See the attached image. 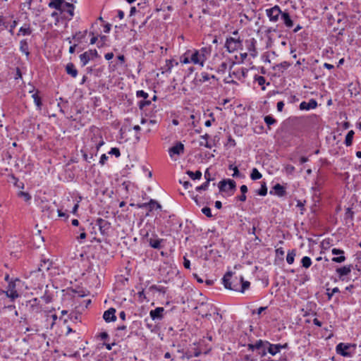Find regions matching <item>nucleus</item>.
Here are the masks:
<instances>
[{"label": "nucleus", "mask_w": 361, "mask_h": 361, "mask_svg": "<svg viewBox=\"0 0 361 361\" xmlns=\"http://www.w3.org/2000/svg\"><path fill=\"white\" fill-rule=\"evenodd\" d=\"M301 263H302L303 267H305V269H307L311 266L312 260H311L310 257L305 256L302 258Z\"/></svg>", "instance_id": "38"}, {"label": "nucleus", "mask_w": 361, "mask_h": 361, "mask_svg": "<svg viewBox=\"0 0 361 361\" xmlns=\"http://www.w3.org/2000/svg\"><path fill=\"white\" fill-rule=\"evenodd\" d=\"M97 55L96 50H88L80 55V60L82 66H85L87 63L94 59Z\"/></svg>", "instance_id": "8"}, {"label": "nucleus", "mask_w": 361, "mask_h": 361, "mask_svg": "<svg viewBox=\"0 0 361 361\" xmlns=\"http://www.w3.org/2000/svg\"><path fill=\"white\" fill-rule=\"evenodd\" d=\"M264 122L268 126L273 125L276 123V120L271 116H266L264 117Z\"/></svg>", "instance_id": "42"}, {"label": "nucleus", "mask_w": 361, "mask_h": 361, "mask_svg": "<svg viewBox=\"0 0 361 361\" xmlns=\"http://www.w3.org/2000/svg\"><path fill=\"white\" fill-rule=\"evenodd\" d=\"M317 102L314 99H312L308 102H301L300 104V109L308 111L310 109H315L317 107Z\"/></svg>", "instance_id": "20"}, {"label": "nucleus", "mask_w": 361, "mask_h": 361, "mask_svg": "<svg viewBox=\"0 0 361 361\" xmlns=\"http://www.w3.org/2000/svg\"><path fill=\"white\" fill-rule=\"evenodd\" d=\"M165 310L162 307H159L149 312V316L154 321H160L164 318Z\"/></svg>", "instance_id": "10"}, {"label": "nucleus", "mask_w": 361, "mask_h": 361, "mask_svg": "<svg viewBox=\"0 0 361 361\" xmlns=\"http://www.w3.org/2000/svg\"><path fill=\"white\" fill-rule=\"evenodd\" d=\"M111 25L109 23L106 24L104 27V32L105 33H109L111 30Z\"/></svg>", "instance_id": "64"}, {"label": "nucleus", "mask_w": 361, "mask_h": 361, "mask_svg": "<svg viewBox=\"0 0 361 361\" xmlns=\"http://www.w3.org/2000/svg\"><path fill=\"white\" fill-rule=\"evenodd\" d=\"M209 185V183H208V182H204L201 185L196 187V190L197 191L206 190H207Z\"/></svg>", "instance_id": "49"}, {"label": "nucleus", "mask_w": 361, "mask_h": 361, "mask_svg": "<svg viewBox=\"0 0 361 361\" xmlns=\"http://www.w3.org/2000/svg\"><path fill=\"white\" fill-rule=\"evenodd\" d=\"M236 188L235 180L232 179H225L219 183V188L221 192H226L228 190L234 191Z\"/></svg>", "instance_id": "7"}, {"label": "nucleus", "mask_w": 361, "mask_h": 361, "mask_svg": "<svg viewBox=\"0 0 361 361\" xmlns=\"http://www.w3.org/2000/svg\"><path fill=\"white\" fill-rule=\"evenodd\" d=\"M354 134L355 133L353 130L348 131V133H347L345 139V144L346 146L348 147L352 145Z\"/></svg>", "instance_id": "33"}, {"label": "nucleus", "mask_w": 361, "mask_h": 361, "mask_svg": "<svg viewBox=\"0 0 361 361\" xmlns=\"http://www.w3.org/2000/svg\"><path fill=\"white\" fill-rule=\"evenodd\" d=\"M353 265L350 264L342 267L337 268L336 271L338 274L340 279L348 275L352 271Z\"/></svg>", "instance_id": "21"}, {"label": "nucleus", "mask_w": 361, "mask_h": 361, "mask_svg": "<svg viewBox=\"0 0 361 361\" xmlns=\"http://www.w3.org/2000/svg\"><path fill=\"white\" fill-rule=\"evenodd\" d=\"M184 152V145L181 142H178L176 145L169 148V156L173 158L174 155H180Z\"/></svg>", "instance_id": "14"}, {"label": "nucleus", "mask_w": 361, "mask_h": 361, "mask_svg": "<svg viewBox=\"0 0 361 361\" xmlns=\"http://www.w3.org/2000/svg\"><path fill=\"white\" fill-rule=\"evenodd\" d=\"M297 207H299L301 210V214H303V211L305 210V204L303 202H302L300 200H298L297 202Z\"/></svg>", "instance_id": "56"}, {"label": "nucleus", "mask_w": 361, "mask_h": 361, "mask_svg": "<svg viewBox=\"0 0 361 361\" xmlns=\"http://www.w3.org/2000/svg\"><path fill=\"white\" fill-rule=\"evenodd\" d=\"M257 353L259 355H260L261 357H264L267 353V345H264L263 347L261 348L260 350H257Z\"/></svg>", "instance_id": "44"}, {"label": "nucleus", "mask_w": 361, "mask_h": 361, "mask_svg": "<svg viewBox=\"0 0 361 361\" xmlns=\"http://www.w3.org/2000/svg\"><path fill=\"white\" fill-rule=\"evenodd\" d=\"M18 195L21 197H23L25 201H29L31 199L30 194L25 192H20Z\"/></svg>", "instance_id": "50"}, {"label": "nucleus", "mask_w": 361, "mask_h": 361, "mask_svg": "<svg viewBox=\"0 0 361 361\" xmlns=\"http://www.w3.org/2000/svg\"><path fill=\"white\" fill-rule=\"evenodd\" d=\"M233 35L235 37H229L226 38L225 47L229 53H233L243 46V40L238 37V31L235 30Z\"/></svg>", "instance_id": "3"}, {"label": "nucleus", "mask_w": 361, "mask_h": 361, "mask_svg": "<svg viewBox=\"0 0 361 361\" xmlns=\"http://www.w3.org/2000/svg\"><path fill=\"white\" fill-rule=\"evenodd\" d=\"M148 205L149 204H147V202L139 203L136 204L137 207L140 209L148 208Z\"/></svg>", "instance_id": "63"}, {"label": "nucleus", "mask_w": 361, "mask_h": 361, "mask_svg": "<svg viewBox=\"0 0 361 361\" xmlns=\"http://www.w3.org/2000/svg\"><path fill=\"white\" fill-rule=\"evenodd\" d=\"M115 313L116 310L113 307H111L104 312L103 319L106 322H114L116 320Z\"/></svg>", "instance_id": "17"}, {"label": "nucleus", "mask_w": 361, "mask_h": 361, "mask_svg": "<svg viewBox=\"0 0 361 361\" xmlns=\"http://www.w3.org/2000/svg\"><path fill=\"white\" fill-rule=\"evenodd\" d=\"M331 253L334 255H337V257H334L332 258V262L336 263H342L345 260V257L344 256L345 252L343 250L333 248L331 250Z\"/></svg>", "instance_id": "12"}, {"label": "nucleus", "mask_w": 361, "mask_h": 361, "mask_svg": "<svg viewBox=\"0 0 361 361\" xmlns=\"http://www.w3.org/2000/svg\"><path fill=\"white\" fill-rule=\"evenodd\" d=\"M96 225L98 226L99 229L102 235L106 234L111 227V224L108 221L102 218L97 219Z\"/></svg>", "instance_id": "9"}, {"label": "nucleus", "mask_w": 361, "mask_h": 361, "mask_svg": "<svg viewBox=\"0 0 361 361\" xmlns=\"http://www.w3.org/2000/svg\"><path fill=\"white\" fill-rule=\"evenodd\" d=\"M356 347L355 343H340L336 347V352L343 357H351L355 353Z\"/></svg>", "instance_id": "5"}, {"label": "nucleus", "mask_w": 361, "mask_h": 361, "mask_svg": "<svg viewBox=\"0 0 361 361\" xmlns=\"http://www.w3.org/2000/svg\"><path fill=\"white\" fill-rule=\"evenodd\" d=\"M22 284V281L19 279H16L8 281L7 290H4L3 293L11 299V301H14L18 298L20 295L18 293V288Z\"/></svg>", "instance_id": "4"}, {"label": "nucleus", "mask_w": 361, "mask_h": 361, "mask_svg": "<svg viewBox=\"0 0 361 361\" xmlns=\"http://www.w3.org/2000/svg\"><path fill=\"white\" fill-rule=\"evenodd\" d=\"M63 8H66V10H61L60 12L61 13L66 12L69 15L68 19L71 20L74 16V6L71 3L66 2V4H64Z\"/></svg>", "instance_id": "25"}, {"label": "nucleus", "mask_w": 361, "mask_h": 361, "mask_svg": "<svg viewBox=\"0 0 361 361\" xmlns=\"http://www.w3.org/2000/svg\"><path fill=\"white\" fill-rule=\"evenodd\" d=\"M202 212L207 217L212 216L211 209L209 207H205L202 208Z\"/></svg>", "instance_id": "46"}, {"label": "nucleus", "mask_w": 361, "mask_h": 361, "mask_svg": "<svg viewBox=\"0 0 361 361\" xmlns=\"http://www.w3.org/2000/svg\"><path fill=\"white\" fill-rule=\"evenodd\" d=\"M243 279V276L238 277L236 276H233L232 271H228L222 278V283L226 289L238 291L240 288V283H242Z\"/></svg>", "instance_id": "2"}, {"label": "nucleus", "mask_w": 361, "mask_h": 361, "mask_svg": "<svg viewBox=\"0 0 361 361\" xmlns=\"http://www.w3.org/2000/svg\"><path fill=\"white\" fill-rule=\"evenodd\" d=\"M327 293H326V295H327V297H328V300H330L331 298H332V296L334 295V293H339L340 290H339V288L338 287H335L330 292V289L329 288H327Z\"/></svg>", "instance_id": "41"}, {"label": "nucleus", "mask_w": 361, "mask_h": 361, "mask_svg": "<svg viewBox=\"0 0 361 361\" xmlns=\"http://www.w3.org/2000/svg\"><path fill=\"white\" fill-rule=\"evenodd\" d=\"M138 97H142L143 99L139 102V107L142 110L145 106L151 104V101L147 100L148 94L146 92H136Z\"/></svg>", "instance_id": "19"}, {"label": "nucleus", "mask_w": 361, "mask_h": 361, "mask_svg": "<svg viewBox=\"0 0 361 361\" xmlns=\"http://www.w3.org/2000/svg\"><path fill=\"white\" fill-rule=\"evenodd\" d=\"M267 307H260L257 310H253L252 314H254L257 313V314H260L263 311H264Z\"/></svg>", "instance_id": "58"}, {"label": "nucleus", "mask_w": 361, "mask_h": 361, "mask_svg": "<svg viewBox=\"0 0 361 361\" xmlns=\"http://www.w3.org/2000/svg\"><path fill=\"white\" fill-rule=\"evenodd\" d=\"M31 33L32 29L30 28V25H24V26H22L20 28L18 35H20V34L23 35H30Z\"/></svg>", "instance_id": "32"}, {"label": "nucleus", "mask_w": 361, "mask_h": 361, "mask_svg": "<svg viewBox=\"0 0 361 361\" xmlns=\"http://www.w3.org/2000/svg\"><path fill=\"white\" fill-rule=\"evenodd\" d=\"M250 283L247 281H244L243 279L242 283H240V288L238 290V292L244 293L245 290L250 288Z\"/></svg>", "instance_id": "40"}, {"label": "nucleus", "mask_w": 361, "mask_h": 361, "mask_svg": "<svg viewBox=\"0 0 361 361\" xmlns=\"http://www.w3.org/2000/svg\"><path fill=\"white\" fill-rule=\"evenodd\" d=\"M186 173L192 180L200 179L202 177V172L200 171H196L195 172L187 171Z\"/></svg>", "instance_id": "34"}, {"label": "nucleus", "mask_w": 361, "mask_h": 361, "mask_svg": "<svg viewBox=\"0 0 361 361\" xmlns=\"http://www.w3.org/2000/svg\"><path fill=\"white\" fill-rule=\"evenodd\" d=\"M345 218H350L351 220L353 219V212L350 208H347L345 214Z\"/></svg>", "instance_id": "51"}, {"label": "nucleus", "mask_w": 361, "mask_h": 361, "mask_svg": "<svg viewBox=\"0 0 361 361\" xmlns=\"http://www.w3.org/2000/svg\"><path fill=\"white\" fill-rule=\"evenodd\" d=\"M150 289L156 290L158 292L165 293L166 288L163 286H157L156 285H153L150 287Z\"/></svg>", "instance_id": "47"}, {"label": "nucleus", "mask_w": 361, "mask_h": 361, "mask_svg": "<svg viewBox=\"0 0 361 361\" xmlns=\"http://www.w3.org/2000/svg\"><path fill=\"white\" fill-rule=\"evenodd\" d=\"M155 236L154 238L147 239V242L149 243L150 247L154 249H160L161 248V243L163 242V239L158 238L157 235H154Z\"/></svg>", "instance_id": "23"}, {"label": "nucleus", "mask_w": 361, "mask_h": 361, "mask_svg": "<svg viewBox=\"0 0 361 361\" xmlns=\"http://www.w3.org/2000/svg\"><path fill=\"white\" fill-rule=\"evenodd\" d=\"M257 81L259 85H262L265 82V78L263 76H258Z\"/></svg>", "instance_id": "61"}, {"label": "nucleus", "mask_w": 361, "mask_h": 361, "mask_svg": "<svg viewBox=\"0 0 361 361\" xmlns=\"http://www.w3.org/2000/svg\"><path fill=\"white\" fill-rule=\"evenodd\" d=\"M228 169L233 171L232 175L233 177H238L240 176V172L237 166L231 164L229 165Z\"/></svg>", "instance_id": "43"}, {"label": "nucleus", "mask_w": 361, "mask_h": 361, "mask_svg": "<svg viewBox=\"0 0 361 361\" xmlns=\"http://www.w3.org/2000/svg\"><path fill=\"white\" fill-rule=\"evenodd\" d=\"M63 0H51L49 3L48 6L51 8H55L56 10L60 11L61 10H66L64 7V4H66Z\"/></svg>", "instance_id": "18"}, {"label": "nucleus", "mask_w": 361, "mask_h": 361, "mask_svg": "<svg viewBox=\"0 0 361 361\" xmlns=\"http://www.w3.org/2000/svg\"><path fill=\"white\" fill-rule=\"evenodd\" d=\"M289 66H290V64L288 62L284 61V62L277 65V67L278 68H282L283 69H286V68H288Z\"/></svg>", "instance_id": "60"}, {"label": "nucleus", "mask_w": 361, "mask_h": 361, "mask_svg": "<svg viewBox=\"0 0 361 361\" xmlns=\"http://www.w3.org/2000/svg\"><path fill=\"white\" fill-rule=\"evenodd\" d=\"M250 178L252 180H256L260 179L262 178V174L259 172V171L256 168H254L252 170V172L250 174Z\"/></svg>", "instance_id": "37"}, {"label": "nucleus", "mask_w": 361, "mask_h": 361, "mask_svg": "<svg viewBox=\"0 0 361 361\" xmlns=\"http://www.w3.org/2000/svg\"><path fill=\"white\" fill-rule=\"evenodd\" d=\"M209 137V135L208 134H205L204 135H202L200 138L203 140V141L200 142V146H204L207 148H212V145L208 142L207 140Z\"/></svg>", "instance_id": "35"}, {"label": "nucleus", "mask_w": 361, "mask_h": 361, "mask_svg": "<svg viewBox=\"0 0 361 361\" xmlns=\"http://www.w3.org/2000/svg\"><path fill=\"white\" fill-rule=\"evenodd\" d=\"M247 49L250 51L251 56H256L257 51L255 49L256 40L254 38L250 39V40L246 41Z\"/></svg>", "instance_id": "24"}, {"label": "nucleus", "mask_w": 361, "mask_h": 361, "mask_svg": "<svg viewBox=\"0 0 361 361\" xmlns=\"http://www.w3.org/2000/svg\"><path fill=\"white\" fill-rule=\"evenodd\" d=\"M183 266L187 269H190V262L185 257H183Z\"/></svg>", "instance_id": "53"}, {"label": "nucleus", "mask_w": 361, "mask_h": 361, "mask_svg": "<svg viewBox=\"0 0 361 361\" xmlns=\"http://www.w3.org/2000/svg\"><path fill=\"white\" fill-rule=\"evenodd\" d=\"M180 183L183 184V186L184 187L185 189H188L190 187H192V184L188 180L183 182L180 180Z\"/></svg>", "instance_id": "59"}, {"label": "nucleus", "mask_w": 361, "mask_h": 361, "mask_svg": "<svg viewBox=\"0 0 361 361\" xmlns=\"http://www.w3.org/2000/svg\"><path fill=\"white\" fill-rule=\"evenodd\" d=\"M204 178L206 179L205 182H208V183H209V182L212 180L211 178V174L209 171V169H207L206 171L204 172Z\"/></svg>", "instance_id": "54"}, {"label": "nucleus", "mask_w": 361, "mask_h": 361, "mask_svg": "<svg viewBox=\"0 0 361 361\" xmlns=\"http://www.w3.org/2000/svg\"><path fill=\"white\" fill-rule=\"evenodd\" d=\"M140 235H142V238L143 240L148 239L149 237V230H147L146 228H142L140 230Z\"/></svg>", "instance_id": "48"}, {"label": "nucleus", "mask_w": 361, "mask_h": 361, "mask_svg": "<svg viewBox=\"0 0 361 361\" xmlns=\"http://www.w3.org/2000/svg\"><path fill=\"white\" fill-rule=\"evenodd\" d=\"M281 18L283 21V23L286 25V27L290 28L293 26V22L288 12L282 11Z\"/></svg>", "instance_id": "22"}, {"label": "nucleus", "mask_w": 361, "mask_h": 361, "mask_svg": "<svg viewBox=\"0 0 361 361\" xmlns=\"http://www.w3.org/2000/svg\"><path fill=\"white\" fill-rule=\"evenodd\" d=\"M109 154L111 155H114L116 157H119L121 156V152L118 148L113 147L109 152Z\"/></svg>", "instance_id": "45"}, {"label": "nucleus", "mask_w": 361, "mask_h": 361, "mask_svg": "<svg viewBox=\"0 0 361 361\" xmlns=\"http://www.w3.org/2000/svg\"><path fill=\"white\" fill-rule=\"evenodd\" d=\"M147 204H149V205H148V209H149V212H152V211H153L154 209H161V204H160L159 202H157L156 200H152V199H151V200L147 202Z\"/></svg>", "instance_id": "31"}, {"label": "nucleus", "mask_w": 361, "mask_h": 361, "mask_svg": "<svg viewBox=\"0 0 361 361\" xmlns=\"http://www.w3.org/2000/svg\"><path fill=\"white\" fill-rule=\"evenodd\" d=\"M271 195H276L278 197H282L286 195L287 192L286 188L279 183H276L270 190Z\"/></svg>", "instance_id": "13"}, {"label": "nucleus", "mask_w": 361, "mask_h": 361, "mask_svg": "<svg viewBox=\"0 0 361 361\" xmlns=\"http://www.w3.org/2000/svg\"><path fill=\"white\" fill-rule=\"evenodd\" d=\"M66 73L72 76L73 78H75L78 75V71L75 68V66L72 63H68L66 66Z\"/></svg>", "instance_id": "27"}, {"label": "nucleus", "mask_w": 361, "mask_h": 361, "mask_svg": "<svg viewBox=\"0 0 361 361\" xmlns=\"http://www.w3.org/2000/svg\"><path fill=\"white\" fill-rule=\"evenodd\" d=\"M39 92H35V94H33L32 95V97L33 98V100H34V102L37 106V110H41L42 109V97L39 94Z\"/></svg>", "instance_id": "30"}, {"label": "nucleus", "mask_w": 361, "mask_h": 361, "mask_svg": "<svg viewBox=\"0 0 361 361\" xmlns=\"http://www.w3.org/2000/svg\"><path fill=\"white\" fill-rule=\"evenodd\" d=\"M267 341L259 340L254 344H248L247 348L249 350H251L252 351L260 350L262 347H263L264 345H267Z\"/></svg>", "instance_id": "28"}, {"label": "nucleus", "mask_w": 361, "mask_h": 361, "mask_svg": "<svg viewBox=\"0 0 361 361\" xmlns=\"http://www.w3.org/2000/svg\"><path fill=\"white\" fill-rule=\"evenodd\" d=\"M179 63L174 59L166 60L165 65L161 68L162 73H171L172 68L175 66H178Z\"/></svg>", "instance_id": "15"}, {"label": "nucleus", "mask_w": 361, "mask_h": 361, "mask_svg": "<svg viewBox=\"0 0 361 361\" xmlns=\"http://www.w3.org/2000/svg\"><path fill=\"white\" fill-rule=\"evenodd\" d=\"M227 68V63L226 62H222L221 64L218 68L219 72L224 73Z\"/></svg>", "instance_id": "52"}, {"label": "nucleus", "mask_w": 361, "mask_h": 361, "mask_svg": "<svg viewBox=\"0 0 361 361\" xmlns=\"http://www.w3.org/2000/svg\"><path fill=\"white\" fill-rule=\"evenodd\" d=\"M257 193L261 196H265L267 194V188L265 182L262 183L261 188L257 190Z\"/></svg>", "instance_id": "39"}, {"label": "nucleus", "mask_w": 361, "mask_h": 361, "mask_svg": "<svg viewBox=\"0 0 361 361\" xmlns=\"http://www.w3.org/2000/svg\"><path fill=\"white\" fill-rule=\"evenodd\" d=\"M80 231H82L80 235L78 237V239L79 240H84L86 238V233L85 231V228H80Z\"/></svg>", "instance_id": "57"}, {"label": "nucleus", "mask_w": 361, "mask_h": 361, "mask_svg": "<svg viewBox=\"0 0 361 361\" xmlns=\"http://www.w3.org/2000/svg\"><path fill=\"white\" fill-rule=\"evenodd\" d=\"M295 257V250H292L289 251L286 256V262H288V264H292L294 262Z\"/></svg>", "instance_id": "36"}, {"label": "nucleus", "mask_w": 361, "mask_h": 361, "mask_svg": "<svg viewBox=\"0 0 361 361\" xmlns=\"http://www.w3.org/2000/svg\"><path fill=\"white\" fill-rule=\"evenodd\" d=\"M267 351L269 353H270L271 355H275L281 351L282 348H286L287 347V343L284 345L281 344H271L269 342H267Z\"/></svg>", "instance_id": "11"}, {"label": "nucleus", "mask_w": 361, "mask_h": 361, "mask_svg": "<svg viewBox=\"0 0 361 361\" xmlns=\"http://www.w3.org/2000/svg\"><path fill=\"white\" fill-rule=\"evenodd\" d=\"M281 13L282 11L281 10L280 7L277 5L266 10V13L269 20L274 23H276L279 20V16L281 15Z\"/></svg>", "instance_id": "6"}, {"label": "nucleus", "mask_w": 361, "mask_h": 361, "mask_svg": "<svg viewBox=\"0 0 361 361\" xmlns=\"http://www.w3.org/2000/svg\"><path fill=\"white\" fill-rule=\"evenodd\" d=\"M211 54L210 47H202L200 50L188 49L180 56V63L187 64L193 63L202 67L204 62Z\"/></svg>", "instance_id": "1"}, {"label": "nucleus", "mask_w": 361, "mask_h": 361, "mask_svg": "<svg viewBox=\"0 0 361 361\" xmlns=\"http://www.w3.org/2000/svg\"><path fill=\"white\" fill-rule=\"evenodd\" d=\"M283 106H284V103L282 101L279 102L277 103V110L279 111H282Z\"/></svg>", "instance_id": "62"}, {"label": "nucleus", "mask_w": 361, "mask_h": 361, "mask_svg": "<svg viewBox=\"0 0 361 361\" xmlns=\"http://www.w3.org/2000/svg\"><path fill=\"white\" fill-rule=\"evenodd\" d=\"M29 305V310L31 312L38 313L41 311V306L39 305V301L37 298H33L27 302Z\"/></svg>", "instance_id": "16"}, {"label": "nucleus", "mask_w": 361, "mask_h": 361, "mask_svg": "<svg viewBox=\"0 0 361 361\" xmlns=\"http://www.w3.org/2000/svg\"><path fill=\"white\" fill-rule=\"evenodd\" d=\"M20 51L26 56L27 59L29 58V45L26 39H22L20 42Z\"/></svg>", "instance_id": "26"}, {"label": "nucleus", "mask_w": 361, "mask_h": 361, "mask_svg": "<svg viewBox=\"0 0 361 361\" xmlns=\"http://www.w3.org/2000/svg\"><path fill=\"white\" fill-rule=\"evenodd\" d=\"M51 267V262H50L49 259L46 260L44 259L41 262L38 270L39 271H44L49 270L50 267Z\"/></svg>", "instance_id": "29"}, {"label": "nucleus", "mask_w": 361, "mask_h": 361, "mask_svg": "<svg viewBox=\"0 0 361 361\" xmlns=\"http://www.w3.org/2000/svg\"><path fill=\"white\" fill-rule=\"evenodd\" d=\"M108 159H109L108 156H106L105 154H103L100 157V160H99L100 164L104 165L106 163V161L108 160Z\"/></svg>", "instance_id": "55"}]
</instances>
